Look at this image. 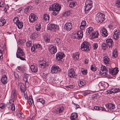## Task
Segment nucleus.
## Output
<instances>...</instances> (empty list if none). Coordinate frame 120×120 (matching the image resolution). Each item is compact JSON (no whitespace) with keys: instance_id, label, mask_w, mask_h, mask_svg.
<instances>
[{"instance_id":"nucleus-1","label":"nucleus","mask_w":120,"mask_h":120,"mask_svg":"<svg viewBox=\"0 0 120 120\" xmlns=\"http://www.w3.org/2000/svg\"><path fill=\"white\" fill-rule=\"evenodd\" d=\"M105 16L103 14L98 13L96 15L95 20L98 23H102L105 20Z\"/></svg>"},{"instance_id":"nucleus-2","label":"nucleus","mask_w":120,"mask_h":120,"mask_svg":"<svg viewBox=\"0 0 120 120\" xmlns=\"http://www.w3.org/2000/svg\"><path fill=\"white\" fill-rule=\"evenodd\" d=\"M24 55V53L22 49L19 47L17 49V52L16 55L17 58H19L20 60H22L26 61V59L24 57H22Z\"/></svg>"},{"instance_id":"nucleus-3","label":"nucleus","mask_w":120,"mask_h":120,"mask_svg":"<svg viewBox=\"0 0 120 120\" xmlns=\"http://www.w3.org/2000/svg\"><path fill=\"white\" fill-rule=\"evenodd\" d=\"M91 46L88 43L85 41L84 42L81 46V48L83 51H87L90 49Z\"/></svg>"},{"instance_id":"nucleus-4","label":"nucleus","mask_w":120,"mask_h":120,"mask_svg":"<svg viewBox=\"0 0 120 120\" xmlns=\"http://www.w3.org/2000/svg\"><path fill=\"white\" fill-rule=\"evenodd\" d=\"M61 7L58 3H56L52 5L49 8V10L53 11H60L61 9Z\"/></svg>"},{"instance_id":"nucleus-5","label":"nucleus","mask_w":120,"mask_h":120,"mask_svg":"<svg viewBox=\"0 0 120 120\" xmlns=\"http://www.w3.org/2000/svg\"><path fill=\"white\" fill-rule=\"evenodd\" d=\"M88 4L86 5L85 7V12L86 13H87L91 9L92 6V2L91 0H89L87 1Z\"/></svg>"},{"instance_id":"nucleus-6","label":"nucleus","mask_w":120,"mask_h":120,"mask_svg":"<svg viewBox=\"0 0 120 120\" xmlns=\"http://www.w3.org/2000/svg\"><path fill=\"white\" fill-rule=\"evenodd\" d=\"M47 29L49 30H50L52 31H56L59 30V26L54 24H49L48 25Z\"/></svg>"},{"instance_id":"nucleus-7","label":"nucleus","mask_w":120,"mask_h":120,"mask_svg":"<svg viewBox=\"0 0 120 120\" xmlns=\"http://www.w3.org/2000/svg\"><path fill=\"white\" fill-rule=\"evenodd\" d=\"M68 76L71 78H76L77 77V75L75 74L74 70L71 69L68 72Z\"/></svg>"},{"instance_id":"nucleus-8","label":"nucleus","mask_w":120,"mask_h":120,"mask_svg":"<svg viewBox=\"0 0 120 120\" xmlns=\"http://www.w3.org/2000/svg\"><path fill=\"white\" fill-rule=\"evenodd\" d=\"M61 71L59 67L55 65H53L51 68V71L52 73H59Z\"/></svg>"},{"instance_id":"nucleus-9","label":"nucleus","mask_w":120,"mask_h":120,"mask_svg":"<svg viewBox=\"0 0 120 120\" xmlns=\"http://www.w3.org/2000/svg\"><path fill=\"white\" fill-rule=\"evenodd\" d=\"M38 19L37 16L33 14H31L29 16V21L30 22H33L36 21Z\"/></svg>"},{"instance_id":"nucleus-10","label":"nucleus","mask_w":120,"mask_h":120,"mask_svg":"<svg viewBox=\"0 0 120 120\" xmlns=\"http://www.w3.org/2000/svg\"><path fill=\"white\" fill-rule=\"evenodd\" d=\"M83 35V33L82 31H77L75 34V37L79 40L81 39Z\"/></svg>"},{"instance_id":"nucleus-11","label":"nucleus","mask_w":120,"mask_h":120,"mask_svg":"<svg viewBox=\"0 0 120 120\" xmlns=\"http://www.w3.org/2000/svg\"><path fill=\"white\" fill-rule=\"evenodd\" d=\"M30 78V77L29 75H25L23 80L25 82V83L26 87L29 86V81Z\"/></svg>"},{"instance_id":"nucleus-12","label":"nucleus","mask_w":120,"mask_h":120,"mask_svg":"<svg viewBox=\"0 0 120 120\" xmlns=\"http://www.w3.org/2000/svg\"><path fill=\"white\" fill-rule=\"evenodd\" d=\"M49 48V51L52 54L55 53L57 51V48L56 47L52 45H50Z\"/></svg>"},{"instance_id":"nucleus-13","label":"nucleus","mask_w":120,"mask_h":120,"mask_svg":"<svg viewBox=\"0 0 120 120\" xmlns=\"http://www.w3.org/2000/svg\"><path fill=\"white\" fill-rule=\"evenodd\" d=\"M72 26V23L71 22H68L65 24L64 27L65 30L69 31L71 29Z\"/></svg>"},{"instance_id":"nucleus-14","label":"nucleus","mask_w":120,"mask_h":120,"mask_svg":"<svg viewBox=\"0 0 120 120\" xmlns=\"http://www.w3.org/2000/svg\"><path fill=\"white\" fill-rule=\"evenodd\" d=\"M65 56V55L63 53L60 52L56 54V57L57 60L59 61L62 59Z\"/></svg>"},{"instance_id":"nucleus-15","label":"nucleus","mask_w":120,"mask_h":120,"mask_svg":"<svg viewBox=\"0 0 120 120\" xmlns=\"http://www.w3.org/2000/svg\"><path fill=\"white\" fill-rule=\"evenodd\" d=\"M42 46L41 45L39 44L35 45H33L31 47V50L32 52H34L35 51L36 49L38 48L41 49Z\"/></svg>"},{"instance_id":"nucleus-16","label":"nucleus","mask_w":120,"mask_h":120,"mask_svg":"<svg viewBox=\"0 0 120 120\" xmlns=\"http://www.w3.org/2000/svg\"><path fill=\"white\" fill-rule=\"evenodd\" d=\"M40 63L41 67L43 68H46L48 65V63L45 61L41 60L40 61Z\"/></svg>"},{"instance_id":"nucleus-17","label":"nucleus","mask_w":120,"mask_h":120,"mask_svg":"<svg viewBox=\"0 0 120 120\" xmlns=\"http://www.w3.org/2000/svg\"><path fill=\"white\" fill-rule=\"evenodd\" d=\"M40 36L39 33L37 32H35L32 34L30 35V38L31 39H35Z\"/></svg>"},{"instance_id":"nucleus-18","label":"nucleus","mask_w":120,"mask_h":120,"mask_svg":"<svg viewBox=\"0 0 120 120\" xmlns=\"http://www.w3.org/2000/svg\"><path fill=\"white\" fill-rule=\"evenodd\" d=\"M78 117L77 113H76L74 112L72 113L70 118L71 120H77Z\"/></svg>"},{"instance_id":"nucleus-19","label":"nucleus","mask_w":120,"mask_h":120,"mask_svg":"<svg viewBox=\"0 0 120 120\" xmlns=\"http://www.w3.org/2000/svg\"><path fill=\"white\" fill-rule=\"evenodd\" d=\"M107 44L109 46V48H111L112 44L113 43L112 39H108L106 40Z\"/></svg>"},{"instance_id":"nucleus-20","label":"nucleus","mask_w":120,"mask_h":120,"mask_svg":"<svg viewBox=\"0 0 120 120\" xmlns=\"http://www.w3.org/2000/svg\"><path fill=\"white\" fill-rule=\"evenodd\" d=\"M109 72L112 75H116L118 73V71L117 68H116L110 70Z\"/></svg>"},{"instance_id":"nucleus-21","label":"nucleus","mask_w":120,"mask_h":120,"mask_svg":"<svg viewBox=\"0 0 120 120\" xmlns=\"http://www.w3.org/2000/svg\"><path fill=\"white\" fill-rule=\"evenodd\" d=\"M1 81L2 83L4 84H5L7 83L8 80L7 76L5 75H3L2 76Z\"/></svg>"},{"instance_id":"nucleus-22","label":"nucleus","mask_w":120,"mask_h":120,"mask_svg":"<svg viewBox=\"0 0 120 120\" xmlns=\"http://www.w3.org/2000/svg\"><path fill=\"white\" fill-rule=\"evenodd\" d=\"M19 86H20V88L21 91L23 93L25 92L26 90L25 85L23 83H20L19 84Z\"/></svg>"},{"instance_id":"nucleus-23","label":"nucleus","mask_w":120,"mask_h":120,"mask_svg":"<svg viewBox=\"0 0 120 120\" xmlns=\"http://www.w3.org/2000/svg\"><path fill=\"white\" fill-rule=\"evenodd\" d=\"M98 35L99 33L97 31L93 32V33H92V34L90 35L91 38L92 39H94L95 38H98Z\"/></svg>"},{"instance_id":"nucleus-24","label":"nucleus","mask_w":120,"mask_h":120,"mask_svg":"<svg viewBox=\"0 0 120 120\" xmlns=\"http://www.w3.org/2000/svg\"><path fill=\"white\" fill-rule=\"evenodd\" d=\"M93 28L92 27H89L86 29V33L87 34L91 35L93 32Z\"/></svg>"},{"instance_id":"nucleus-25","label":"nucleus","mask_w":120,"mask_h":120,"mask_svg":"<svg viewBox=\"0 0 120 120\" xmlns=\"http://www.w3.org/2000/svg\"><path fill=\"white\" fill-rule=\"evenodd\" d=\"M31 71L34 72H36L38 71V69L37 67L33 65H32L30 66Z\"/></svg>"},{"instance_id":"nucleus-26","label":"nucleus","mask_w":120,"mask_h":120,"mask_svg":"<svg viewBox=\"0 0 120 120\" xmlns=\"http://www.w3.org/2000/svg\"><path fill=\"white\" fill-rule=\"evenodd\" d=\"M79 53L78 52H76L73 53V57L75 60H77L79 59Z\"/></svg>"},{"instance_id":"nucleus-27","label":"nucleus","mask_w":120,"mask_h":120,"mask_svg":"<svg viewBox=\"0 0 120 120\" xmlns=\"http://www.w3.org/2000/svg\"><path fill=\"white\" fill-rule=\"evenodd\" d=\"M101 31L103 36L105 37L108 35V33H107V31L105 28L102 29Z\"/></svg>"},{"instance_id":"nucleus-28","label":"nucleus","mask_w":120,"mask_h":120,"mask_svg":"<svg viewBox=\"0 0 120 120\" xmlns=\"http://www.w3.org/2000/svg\"><path fill=\"white\" fill-rule=\"evenodd\" d=\"M105 106L106 107L111 109H113L115 108L114 105L111 103L107 104Z\"/></svg>"},{"instance_id":"nucleus-29","label":"nucleus","mask_w":120,"mask_h":120,"mask_svg":"<svg viewBox=\"0 0 120 120\" xmlns=\"http://www.w3.org/2000/svg\"><path fill=\"white\" fill-rule=\"evenodd\" d=\"M17 94V92L16 90L15 89H14L12 92L11 98L12 99L15 98V96Z\"/></svg>"},{"instance_id":"nucleus-30","label":"nucleus","mask_w":120,"mask_h":120,"mask_svg":"<svg viewBox=\"0 0 120 120\" xmlns=\"http://www.w3.org/2000/svg\"><path fill=\"white\" fill-rule=\"evenodd\" d=\"M45 101L44 100L41 98H38L37 100L36 103L39 104L40 103L42 104H45Z\"/></svg>"},{"instance_id":"nucleus-31","label":"nucleus","mask_w":120,"mask_h":120,"mask_svg":"<svg viewBox=\"0 0 120 120\" xmlns=\"http://www.w3.org/2000/svg\"><path fill=\"white\" fill-rule=\"evenodd\" d=\"M44 39L46 42H49L50 39L49 35L48 34H46L44 37Z\"/></svg>"},{"instance_id":"nucleus-32","label":"nucleus","mask_w":120,"mask_h":120,"mask_svg":"<svg viewBox=\"0 0 120 120\" xmlns=\"http://www.w3.org/2000/svg\"><path fill=\"white\" fill-rule=\"evenodd\" d=\"M85 83V81L83 79H82L79 81V82L78 83V85L79 86H84Z\"/></svg>"},{"instance_id":"nucleus-33","label":"nucleus","mask_w":120,"mask_h":120,"mask_svg":"<svg viewBox=\"0 0 120 120\" xmlns=\"http://www.w3.org/2000/svg\"><path fill=\"white\" fill-rule=\"evenodd\" d=\"M7 104H8V105L7 106V107L9 109L10 108H11L12 111H14L15 110V106L14 104H12L11 105H10V106H9V104L8 103Z\"/></svg>"},{"instance_id":"nucleus-34","label":"nucleus","mask_w":120,"mask_h":120,"mask_svg":"<svg viewBox=\"0 0 120 120\" xmlns=\"http://www.w3.org/2000/svg\"><path fill=\"white\" fill-rule=\"evenodd\" d=\"M16 24L18 28L19 29H21L22 28L23 26V22L19 21H18V22Z\"/></svg>"},{"instance_id":"nucleus-35","label":"nucleus","mask_w":120,"mask_h":120,"mask_svg":"<svg viewBox=\"0 0 120 120\" xmlns=\"http://www.w3.org/2000/svg\"><path fill=\"white\" fill-rule=\"evenodd\" d=\"M117 53V50L116 49H115L113 51V54L112 55V57L113 58H116L118 56Z\"/></svg>"},{"instance_id":"nucleus-36","label":"nucleus","mask_w":120,"mask_h":120,"mask_svg":"<svg viewBox=\"0 0 120 120\" xmlns=\"http://www.w3.org/2000/svg\"><path fill=\"white\" fill-rule=\"evenodd\" d=\"M104 62L106 65H107L109 63V59L107 57H105L103 58Z\"/></svg>"},{"instance_id":"nucleus-37","label":"nucleus","mask_w":120,"mask_h":120,"mask_svg":"<svg viewBox=\"0 0 120 120\" xmlns=\"http://www.w3.org/2000/svg\"><path fill=\"white\" fill-rule=\"evenodd\" d=\"M77 4V3L76 1H74L70 3L69 6L70 8H72L75 7Z\"/></svg>"},{"instance_id":"nucleus-38","label":"nucleus","mask_w":120,"mask_h":120,"mask_svg":"<svg viewBox=\"0 0 120 120\" xmlns=\"http://www.w3.org/2000/svg\"><path fill=\"white\" fill-rule=\"evenodd\" d=\"M43 20H45V21L49 20V15L47 14H45L43 15Z\"/></svg>"},{"instance_id":"nucleus-39","label":"nucleus","mask_w":120,"mask_h":120,"mask_svg":"<svg viewBox=\"0 0 120 120\" xmlns=\"http://www.w3.org/2000/svg\"><path fill=\"white\" fill-rule=\"evenodd\" d=\"M3 49L2 47H0V59L1 60H3L2 52L3 51Z\"/></svg>"},{"instance_id":"nucleus-40","label":"nucleus","mask_w":120,"mask_h":120,"mask_svg":"<svg viewBox=\"0 0 120 120\" xmlns=\"http://www.w3.org/2000/svg\"><path fill=\"white\" fill-rule=\"evenodd\" d=\"M6 24V21L4 19H1L0 20V26H4Z\"/></svg>"},{"instance_id":"nucleus-41","label":"nucleus","mask_w":120,"mask_h":120,"mask_svg":"<svg viewBox=\"0 0 120 120\" xmlns=\"http://www.w3.org/2000/svg\"><path fill=\"white\" fill-rule=\"evenodd\" d=\"M94 109L97 110H101L103 111H105V110L104 108L98 106H95L94 107Z\"/></svg>"},{"instance_id":"nucleus-42","label":"nucleus","mask_w":120,"mask_h":120,"mask_svg":"<svg viewBox=\"0 0 120 120\" xmlns=\"http://www.w3.org/2000/svg\"><path fill=\"white\" fill-rule=\"evenodd\" d=\"M18 69L19 70L22 71H24L25 70V67L23 66H19L17 67Z\"/></svg>"},{"instance_id":"nucleus-43","label":"nucleus","mask_w":120,"mask_h":120,"mask_svg":"<svg viewBox=\"0 0 120 120\" xmlns=\"http://www.w3.org/2000/svg\"><path fill=\"white\" fill-rule=\"evenodd\" d=\"M30 7L29 6H28L25 9L24 12L25 13H27L30 11Z\"/></svg>"},{"instance_id":"nucleus-44","label":"nucleus","mask_w":120,"mask_h":120,"mask_svg":"<svg viewBox=\"0 0 120 120\" xmlns=\"http://www.w3.org/2000/svg\"><path fill=\"white\" fill-rule=\"evenodd\" d=\"M101 71H108V69L106 68V67L105 66L101 65Z\"/></svg>"},{"instance_id":"nucleus-45","label":"nucleus","mask_w":120,"mask_h":120,"mask_svg":"<svg viewBox=\"0 0 120 120\" xmlns=\"http://www.w3.org/2000/svg\"><path fill=\"white\" fill-rule=\"evenodd\" d=\"M8 105V104H7L5 105L4 103H1L0 104V108L1 109H3L4 108L5 106H6L7 107V106Z\"/></svg>"},{"instance_id":"nucleus-46","label":"nucleus","mask_w":120,"mask_h":120,"mask_svg":"<svg viewBox=\"0 0 120 120\" xmlns=\"http://www.w3.org/2000/svg\"><path fill=\"white\" fill-rule=\"evenodd\" d=\"M35 29L37 31H39L41 28V25L37 24L35 26Z\"/></svg>"},{"instance_id":"nucleus-47","label":"nucleus","mask_w":120,"mask_h":120,"mask_svg":"<svg viewBox=\"0 0 120 120\" xmlns=\"http://www.w3.org/2000/svg\"><path fill=\"white\" fill-rule=\"evenodd\" d=\"M18 21H19L18 17H15L13 19L14 22L16 24L18 22Z\"/></svg>"},{"instance_id":"nucleus-48","label":"nucleus","mask_w":120,"mask_h":120,"mask_svg":"<svg viewBox=\"0 0 120 120\" xmlns=\"http://www.w3.org/2000/svg\"><path fill=\"white\" fill-rule=\"evenodd\" d=\"M102 47L103 49H105L107 47V45L106 43H104L102 45Z\"/></svg>"},{"instance_id":"nucleus-49","label":"nucleus","mask_w":120,"mask_h":120,"mask_svg":"<svg viewBox=\"0 0 120 120\" xmlns=\"http://www.w3.org/2000/svg\"><path fill=\"white\" fill-rule=\"evenodd\" d=\"M112 90L113 93H116L120 91L119 88H115L114 89H113Z\"/></svg>"},{"instance_id":"nucleus-50","label":"nucleus","mask_w":120,"mask_h":120,"mask_svg":"<svg viewBox=\"0 0 120 120\" xmlns=\"http://www.w3.org/2000/svg\"><path fill=\"white\" fill-rule=\"evenodd\" d=\"M57 108L60 113L62 112L64 109V107L63 106Z\"/></svg>"},{"instance_id":"nucleus-51","label":"nucleus","mask_w":120,"mask_h":120,"mask_svg":"<svg viewBox=\"0 0 120 120\" xmlns=\"http://www.w3.org/2000/svg\"><path fill=\"white\" fill-rule=\"evenodd\" d=\"M14 76L16 79H18L19 78V75L17 72H14Z\"/></svg>"},{"instance_id":"nucleus-52","label":"nucleus","mask_w":120,"mask_h":120,"mask_svg":"<svg viewBox=\"0 0 120 120\" xmlns=\"http://www.w3.org/2000/svg\"><path fill=\"white\" fill-rule=\"evenodd\" d=\"M116 6L120 8V1H117L116 2Z\"/></svg>"},{"instance_id":"nucleus-53","label":"nucleus","mask_w":120,"mask_h":120,"mask_svg":"<svg viewBox=\"0 0 120 120\" xmlns=\"http://www.w3.org/2000/svg\"><path fill=\"white\" fill-rule=\"evenodd\" d=\"M32 41H30L26 43V45L28 46H31L32 44Z\"/></svg>"},{"instance_id":"nucleus-54","label":"nucleus","mask_w":120,"mask_h":120,"mask_svg":"<svg viewBox=\"0 0 120 120\" xmlns=\"http://www.w3.org/2000/svg\"><path fill=\"white\" fill-rule=\"evenodd\" d=\"M91 70L94 71H95L97 69V68H94L93 65H92L90 67Z\"/></svg>"},{"instance_id":"nucleus-55","label":"nucleus","mask_w":120,"mask_h":120,"mask_svg":"<svg viewBox=\"0 0 120 120\" xmlns=\"http://www.w3.org/2000/svg\"><path fill=\"white\" fill-rule=\"evenodd\" d=\"M118 35L114 34L113 35V38L116 40H117L118 39Z\"/></svg>"},{"instance_id":"nucleus-56","label":"nucleus","mask_w":120,"mask_h":120,"mask_svg":"<svg viewBox=\"0 0 120 120\" xmlns=\"http://www.w3.org/2000/svg\"><path fill=\"white\" fill-rule=\"evenodd\" d=\"M81 72L82 74L84 75L86 74L87 73V70L85 69H83L81 70Z\"/></svg>"},{"instance_id":"nucleus-57","label":"nucleus","mask_w":120,"mask_h":120,"mask_svg":"<svg viewBox=\"0 0 120 120\" xmlns=\"http://www.w3.org/2000/svg\"><path fill=\"white\" fill-rule=\"evenodd\" d=\"M98 47V44L96 43H94L93 44V49H96Z\"/></svg>"},{"instance_id":"nucleus-58","label":"nucleus","mask_w":120,"mask_h":120,"mask_svg":"<svg viewBox=\"0 0 120 120\" xmlns=\"http://www.w3.org/2000/svg\"><path fill=\"white\" fill-rule=\"evenodd\" d=\"M4 3L2 1L0 0V7H4Z\"/></svg>"},{"instance_id":"nucleus-59","label":"nucleus","mask_w":120,"mask_h":120,"mask_svg":"<svg viewBox=\"0 0 120 120\" xmlns=\"http://www.w3.org/2000/svg\"><path fill=\"white\" fill-rule=\"evenodd\" d=\"M29 103L30 104V103L31 104H32V103L33 102V101L32 97L30 96L29 97Z\"/></svg>"},{"instance_id":"nucleus-60","label":"nucleus","mask_w":120,"mask_h":120,"mask_svg":"<svg viewBox=\"0 0 120 120\" xmlns=\"http://www.w3.org/2000/svg\"><path fill=\"white\" fill-rule=\"evenodd\" d=\"M103 84L102 83H100L98 84L99 87H101V88L102 90L103 89L105 88L104 87L103 85Z\"/></svg>"},{"instance_id":"nucleus-61","label":"nucleus","mask_w":120,"mask_h":120,"mask_svg":"<svg viewBox=\"0 0 120 120\" xmlns=\"http://www.w3.org/2000/svg\"><path fill=\"white\" fill-rule=\"evenodd\" d=\"M109 84L106 82H104L103 84V86L104 88H107Z\"/></svg>"},{"instance_id":"nucleus-62","label":"nucleus","mask_w":120,"mask_h":120,"mask_svg":"<svg viewBox=\"0 0 120 120\" xmlns=\"http://www.w3.org/2000/svg\"><path fill=\"white\" fill-rule=\"evenodd\" d=\"M22 94L23 95V96L25 99H28L26 93L25 92L24 93L23 92V93H22Z\"/></svg>"},{"instance_id":"nucleus-63","label":"nucleus","mask_w":120,"mask_h":120,"mask_svg":"<svg viewBox=\"0 0 120 120\" xmlns=\"http://www.w3.org/2000/svg\"><path fill=\"white\" fill-rule=\"evenodd\" d=\"M120 34V31L118 30H116V31H115L114 34H116L118 35H119Z\"/></svg>"},{"instance_id":"nucleus-64","label":"nucleus","mask_w":120,"mask_h":120,"mask_svg":"<svg viewBox=\"0 0 120 120\" xmlns=\"http://www.w3.org/2000/svg\"><path fill=\"white\" fill-rule=\"evenodd\" d=\"M106 72H103V71H100L99 73V74L101 75H106Z\"/></svg>"}]
</instances>
